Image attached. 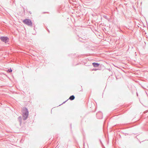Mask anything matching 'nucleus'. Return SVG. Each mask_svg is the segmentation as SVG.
<instances>
[{"mask_svg": "<svg viewBox=\"0 0 148 148\" xmlns=\"http://www.w3.org/2000/svg\"><path fill=\"white\" fill-rule=\"evenodd\" d=\"M29 115L28 111L26 108H24L23 109V117L24 120H25L27 118Z\"/></svg>", "mask_w": 148, "mask_h": 148, "instance_id": "obj_1", "label": "nucleus"}, {"mask_svg": "<svg viewBox=\"0 0 148 148\" xmlns=\"http://www.w3.org/2000/svg\"><path fill=\"white\" fill-rule=\"evenodd\" d=\"M23 23L26 25L32 27V21L29 19H25L23 21Z\"/></svg>", "mask_w": 148, "mask_h": 148, "instance_id": "obj_2", "label": "nucleus"}, {"mask_svg": "<svg viewBox=\"0 0 148 148\" xmlns=\"http://www.w3.org/2000/svg\"><path fill=\"white\" fill-rule=\"evenodd\" d=\"M0 39L3 42L6 43L8 42L9 39L6 36H1L0 37Z\"/></svg>", "mask_w": 148, "mask_h": 148, "instance_id": "obj_3", "label": "nucleus"}, {"mask_svg": "<svg viewBox=\"0 0 148 148\" xmlns=\"http://www.w3.org/2000/svg\"><path fill=\"white\" fill-rule=\"evenodd\" d=\"M96 116L98 119H101L103 118V114L101 112L99 111L96 114Z\"/></svg>", "mask_w": 148, "mask_h": 148, "instance_id": "obj_4", "label": "nucleus"}, {"mask_svg": "<svg viewBox=\"0 0 148 148\" xmlns=\"http://www.w3.org/2000/svg\"><path fill=\"white\" fill-rule=\"evenodd\" d=\"M93 66L94 67H98L99 65V64L97 63L94 62L92 63Z\"/></svg>", "mask_w": 148, "mask_h": 148, "instance_id": "obj_5", "label": "nucleus"}, {"mask_svg": "<svg viewBox=\"0 0 148 148\" xmlns=\"http://www.w3.org/2000/svg\"><path fill=\"white\" fill-rule=\"evenodd\" d=\"M18 120L20 124L21 125L22 123V118L21 116H20L18 117Z\"/></svg>", "mask_w": 148, "mask_h": 148, "instance_id": "obj_6", "label": "nucleus"}, {"mask_svg": "<svg viewBox=\"0 0 148 148\" xmlns=\"http://www.w3.org/2000/svg\"><path fill=\"white\" fill-rule=\"evenodd\" d=\"M75 97L74 95H72L69 98V99L71 100H73L75 99Z\"/></svg>", "mask_w": 148, "mask_h": 148, "instance_id": "obj_7", "label": "nucleus"}, {"mask_svg": "<svg viewBox=\"0 0 148 148\" xmlns=\"http://www.w3.org/2000/svg\"><path fill=\"white\" fill-rule=\"evenodd\" d=\"M7 71L8 72H9V73H11L12 72V70L11 69V68H10L8 69Z\"/></svg>", "mask_w": 148, "mask_h": 148, "instance_id": "obj_8", "label": "nucleus"}, {"mask_svg": "<svg viewBox=\"0 0 148 148\" xmlns=\"http://www.w3.org/2000/svg\"><path fill=\"white\" fill-rule=\"evenodd\" d=\"M67 100L66 101H64V102H63V103L62 104H63V103H65L66 102V101H67Z\"/></svg>", "mask_w": 148, "mask_h": 148, "instance_id": "obj_9", "label": "nucleus"}, {"mask_svg": "<svg viewBox=\"0 0 148 148\" xmlns=\"http://www.w3.org/2000/svg\"><path fill=\"white\" fill-rule=\"evenodd\" d=\"M110 79L109 78H109H108V80H109Z\"/></svg>", "mask_w": 148, "mask_h": 148, "instance_id": "obj_10", "label": "nucleus"}, {"mask_svg": "<svg viewBox=\"0 0 148 148\" xmlns=\"http://www.w3.org/2000/svg\"><path fill=\"white\" fill-rule=\"evenodd\" d=\"M48 32H49V30L48 29Z\"/></svg>", "mask_w": 148, "mask_h": 148, "instance_id": "obj_11", "label": "nucleus"}, {"mask_svg": "<svg viewBox=\"0 0 148 148\" xmlns=\"http://www.w3.org/2000/svg\"><path fill=\"white\" fill-rule=\"evenodd\" d=\"M108 70H109L110 71V69H108Z\"/></svg>", "mask_w": 148, "mask_h": 148, "instance_id": "obj_12", "label": "nucleus"}]
</instances>
